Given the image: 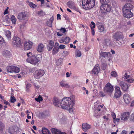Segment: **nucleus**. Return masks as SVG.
Masks as SVG:
<instances>
[{"instance_id": "31", "label": "nucleus", "mask_w": 134, "mask_h": 134, "mask_svg": "<svg viewBox=\"0 0 134 134\" xmlns=\"http://www.w3.org/2000/svg\"><path fill=\"white\" fill-rule=\"evenodd\" d=\"M125 74L123 77V78L124 79L125 81L127 79H128L130 77V75L129 74V72H127L125 71Z\"/></svg>"}, {"instance_id": "26", "label": "nucleus", "mask_w": 134, "mask_h": 134, "mask_svg": "<svg viewBox=\"0 0 134 134\" xmlns=\"http://www.w3.org/2000/svg\"><path fill=\"white\" fill-rule=\"evenodd\" d=\"M5 35L8 40L10 39L11 33L10 31L9 30L6 31H5Z\"/></svg>"}, {"instance_id": "4", "label": "nucleus", "mask_w": 134, "mask_h": 134, "mask_svg": "<svg viewBox=\"0 0 134 134\" xmlns=\"http://www.w3.org/2000/svg\"><path fill=\"white\" fill-rule=\"evenodd\" d=\"M100 11L103 14L106 12H110L112 11L111 6L107 3L102 4L100 6Z\"/></svg>"}, {"instance_id": "7", "label": "nucleus", "mask_w": 134, "mask_h": 134, "mask_svg": "<svg viewBox=\"0 0 134 134\" xmlns=\"http://www.w3.org/2000/svg\"><path fill=\"white\" fill-rule=\"evenodd\" d=\"M39 59L38 57H36L35 55H33L30 58H28L26 59V61L35 65L38 63Z\"/></svg>"}, {"instance_id": "1", "label": "nucleus", "mask_w": 134, "mask_h": 134, "mask_svg": "<svg viewBox=\"0 0 134 134\" xmlns=\"http://www.w3.org/2000/svg\"><path fill=\"white\" fill-rule=\"evenodd\" d=\"M53 104L56 107H59L60 105L63 109L68 110L70 113H72L74 110L73 107L75 104V99H72L69 97L63 98L60 102L58 98L54 97L53 100Z\"/></svg>"}, {"instance_id": "62", "label": "nucleus", "mask_w": 134, "mask_h": 134, "mask_svg": "<svg viewBox=\"0 0 134 134\" xmlns=\"http://www.w3.org/2000/svg\"><path fill=\"white\" fill-rule=\"evenodd\" d=\"M66 77H68L70 76V74L69 72H67L66 73Z\"/></svg>"}, {"instance_id": "51", "label": "nucleus", "mask_w": 134, "mask_h": 134, "mask_svg": "<svg viewBox=\"0 0 134 134\" xmlns=\"http://www.w3.org/2000/svg\"><path fill=\"white\" fill-rule=\"evenodd\" d=\"M65 47V46L62 44L60 45L58 47L59 48L61 49H64Z\"/></svg>"}, {"instance_id": "27", "label": "nucleus", "mask_w": 134, "mask_h": 134, "mask_svg": "<svg viewBox=\"0 0 134 134\" xmlns=\"http://www.w3.org/2000/svg\"><path fill=\"white\" fill-rule=\"evenodd\" d=\"M2 54L3 56L7 57L9 55L10 53L9 51L8 50H5L3 51Z\"/></svg>"}, {"instance_id": "35", "label": "nucleus", "mask_w": 134, "mask_h": 134, "mask_svg": "<svg viewBox=\"0 0 134 134\" xmlns=\"http://www.w3.org/2000/svg\"><path fill=\"white\" fill-rule=\"evenodd\" d=\"M13 70V72L18 73L20 71V69L18 67L14 66Z\"/></svg>"}, {"instance_id": "22", "label": "nucleus", "mask_w": 134, "mask_h": 134, "mask_svg": "<svg viewBox=\"0 0 134 134\" xmlns=\"http://www.w3.org/2000/svg\"><path fill=\"white\" fill-rule=\"evenodd\" d=\"M70 38L68 37H66L65 38H62L59 40V42L60 43L65 42V44L68 43L69 41Z\"/></svg>"}, {"instance_id": "40", "label": "nucleus", "mask_w": 134, "mask_h": 134, "mask_svg": "<svg viewBox=\"0 0 134 134\" xmlns=\"http://www.w3.org/2000/svg\"><path fill=\"white\" fill-rule=\"evenodd\" d=\"M54 19L53 17V16H52L49 19V21L50 22V23L49 24H47L49 26L51 27L52 26V22L53 21Z\"/></svg>"}, {"instance_id": "56", "label": "nucleus", "mask_w": 134, "mask_h": 134, "mask_svg": "<svg viewBox=\"0 0 134 134\" xmlns=\"http://www.w3.org/2000/svg\"><path fill=\"white\" fill-rule=\"evenodd\" d=\"M100 95L101 97H104L105 95V94L102 91L100 92Z\"/></svg>"}, {"instance_id": "52", "label": "nucleus", "mask_w": 134, "mask_h": 134, "mask_svg": "<svg viewBox=\"0 0 134 134\" xmlns=\"http://www.w3.org/2000/svg\"><path fill=\"white\" fill-rule=\"evenodd\" d=\"M4 42V41L3 38L0 35V44H3Z\"/></svg>"}, {"instance_id": "23", "label": "nucleus", "mask_w": 134, "mask_h": 134, "mask_svg": "<svg viewBox=\"0 0 134 134\" xmlns=\"http://www.w3.org/2000/svg\"><path fill=\"white\" fill-rule=\"evenodd\" d=\"M44 46L42 43L39 44L37 48V50L39 52H42L44 50Z\"/></svg>"}, {"instance_id": "58", "label": "nucleus", "mask_w": 134, "mask_h": 134, "mask_svg": "<svg viewBox=\"0 0 134 134\" xmlns=\"http://www.w3.org/2000/svg\"><path fill=\"white\" fill-rule=\"evenodd\" d=\"M4 103L5 104L8 105H10V104L6 100H4Z\"/></svg>"}, {"instance_id": "21", "label": "nucleus", "mask_w": 134, "mask_h": 134, "mask_svg": "<svg viewBox=\"0 0 134 134\" xmlns=\"http://www.w3.org/2000/svg\"><path fill=\"white\" fill-rule=\"evenodd\" d=\"M100 55L101 57H102L104 58H107L109 56H110L111 54L109 52H101Z\"/></svg>"}, {"instance_id": "11", "label": "nucleus", "mask_w": 134, "mask_h": 134, "mask_svg": "<svg viewBox=\"0 0 134 134\" xmlns=\"http://www.w3.org/2000/svg\"><path fill=\"white\" fill-rule=\"evenodd\" d=\"M115 93L114 94V97L117 98L120 97L121 94V92L120 88L118 86H116L115 89Z\"/></svg>"}, {"instance_id": "10", "label": "nucleus", "mask_w": 134, "mask_h": 134, "mask_svg": "<svg viewBox=\"0 0 134 134\" xmlns=\"http://www.w3.org/2000/svg\"><path fill=\"white\" fill-rule=\"evenodd\" d=\"M33 43L30 41H25L24 43V49L25 50H29L32 47Z\"/></svg>"}, {"instance_id": "32", "label": "nucleus", "mask_w": 134, "mask_h": 134, "mask_svg": "<svg viewBox=\"0 0 134 134\" xmlns=\"http://www.w3.org/2000/svg\"><path fill=\"white\" fill-rule=\"evenodd\" d=\"M14 68V66H9L7 68V70L9 72L13 73V70Z\"/></svg>"}, {"instance_id": "36", "label": "nucleus", "mask_w": 134, "mask_h": 134, "mask_svg": "<svg viewBox=\"0 0 134 134\" xmlns=\"http://www.w3.org/2000/svg\"><path fill=\"white\" fill-rule=\"evenodd\" d=\"M58 48L57 47H55L52 51V53L53 54H56L58 51Z\"/></svg>"}, {"instance_id": "13", "label": "nucleus", "mask_w": 134, "mask_h": 134, "mask_svg": "<svg viewBox=\"0 0 134 134\" xmlns=\"http://www.w3.org/2000/svg\"><path fill=\"white\" fill-rule=\"evenodd\" d=\"M119 85L121 86L122 89L124 91L127 90L130 86V85H128L127 84L123 81H121L119 83Z\"/></svg>"}, {"instance_id": "15", "label": "nucleus", "mask_w": 134, "mask_h": 134, "mask_svg": "<svg viewBox=\"0 0 134 134\" xmlns=\"http://www.w3.org/2000/svg\"><path fill=\"white\" fill-rule=\"evenodd\" d=\"M91 128V126L87 123H83L82 124V129L85 132H87Z\"/></svg>"}, {"instance_id": "19", "label": "nucleus", "mask_w": 134, "mask_h": 134, "mask_svg": "<svg viewBox=\"0 0 134 134\" xmlns=\"http://www.w3.org/2000/svg\"><path fill=\"white\" fill-rule=\"evenodd\" d=\"M66 4L68 7L71 9H77V8L75 6V3L72 1H69L67 2Z\"/></svg>"}, {"instance_id": "50", "label": "nucleus", "mask_w": 134, "mask_h": 134, "mask_svg": "<svg viewBox=\"0 0 134 134\" xmlns=\"http://www.w3.org/2000/svg\"><path fill=\"white\" fill-rule=\"evenodd\" d=\"M59 30L60 32L63 33H64L66 31V29L65 28L63 27H61L60 29Z\"/></svg>"}, {"instance_id": "24", "label": "nucleus", "mask_w": 134, "mask_h": 134, "mask_svg": "<svg viewBox=\"0 0 134 134\" xmlns=\"http://www.w3.org/2000/svg\"><path fill=\"white\" fill-rule=\"evenodd\" d=\"M103 105H99L98 106L97 110L98 111V113L99 112V113H98V114L96 113L95 114V116H96L97 118L98 117L101 115V112L100 111H101V110L102 109Z\"/></svg>"}, {"instance_id": "33", "label": "nucleus", "mask_w": 134, "mask_h": 134, "mask_svg": "<svg viewBox=\"0 0 134 134\" xmlns=\"http://www.w3.org/2000/svg\"><path fill=\"white\" fill-rule=\"evenodd\" d=\"M129 83H133L134 82V79L132 77H130L126 80V81Z\"/></svg>"}, {"instance_id": "20", "label": "nucleus", "mask_w": 134, "mask_h": 134, "mask_svg": "<svg viewBox=\"0 0 134 134\" xmlns=\"http://www.w3.org/2000/svg\"><path fill=\"white\" fill-rule=\"evenodd\" d=\"M97 26L100 31L101 32L104 31L105 28L103 24L100 23H98L97 24Z\"/></svg>"}, {"instance_id": "3", "label": "nucleus", "mask_w": 134, "mask_h": 134, "mask_svg": "<svg viewBox=\"0 0 134 134\" xmlns=\"http://www.w3.org/2000/svg\"><path fill=\"white\" fill-rule=\"evenodd\" d=\"M82 7L85 9H90L95 5V0H82Z\"/></svg>"}, {"instance_id": "64", "label": "nucleus", "mask_w": 134, "mask_h": 134, "mask_svg": "<svg viewBox=\"0 0 134 134\" xmlns=\"http://www.w3.org/2000/svg\"><path fill=\"white\" fill-rule=\"evenodd\" d=\"M127 134V132L123 130L122 131V132H121V134Z\"/></svg>"}, {"instance_id": "12", "label": "nucleus", "mask_w": 134, "mask_h": 134, "mask_svg": "<svg viewBox=\"0 0 134 134\" xmlns=\"http://www.w3.org/2000/svg\"><path fill=\"white\" fill-rule=\"evenodd\" d=\"M100 71V68L98 64L95 65L91 71V74L96 75L99 73Z\"/></svg>"}, {"instance_id": "5", "label": "nucleus", "mask_w": 134, "mask_h": 134, "mask_svg": "<svg viewBox=\"0 0 134 134\" xmlns=\"http://www.w3.org/2000/svg\"><path fill=\"white\" fill-rule=\"evenodd\" d=\"M114 91L113 86L109 83H107L104 88V91L110 96H113L112 93Z\"/></svg>"}, {"instance_id": "49", "label": "nucleus", "mask_w": 134, "mask_h": 134, "mask_svg": "<svg viewBox=\"0 0 134 134\" xmlns=\"http://www.w3.org/2000/svg\"><path fill=\"white\" fill-rule=\"evenodd\" d=\"M96 25L93 21L91 22V24L90 25V26L91 29L94 28L95 27Z\"/></svg>"}, {"instance_id": "38", "label": "nucleus", "mask_w": 134, "mask_h": 134, "mask_svg": "<svg viewBox=\"0 0 134 134\" xmlns=\"http://www.w3.org/2000/svg\"><path fill=\"white\" fill-rule=\"evenodd\" d=\"M11 19L12 23L14 24H15L16 23V20L14 15L12 16L11 18Z\"/></svg>"}, {"instance_id": "60", "label": "nucleus", "mask_w": 134, "mask_h": 134, "mask_svg": "<svg viewBox=\"0 0 134 134\" xmlns=\"http://www.w3.org/2000/svg\"><path fill=\"white\" fill-rule=\"evenodd\" d=\"M32 53L30 52L29 53H27L26 55L27 57H29L30 56V55H32Z\"/></svg>"}, {"instance_id": "30", "label": "nucleus", "mask_w": 134, "mask_h": 134, "mask_svg": "<svg viewBox=\"0 0 134 134\" xmlns=\"http://www.w3.org/2000/svg\"><path fill=\"white\" fill-rule=\"evenodd\" d=\"M43 134H51L48 129L46 128H43L42 130Z\"/></svg>"}, {"instance_id": "34", "label": "nucleus", "mask_w": 134, "mask_h": 134, "mask_svg": "<svg viewBox=\"0 0 134 134\" xmlns=\"http://www.w3.org/2000/svg\"><path fill=\"white\" fill-rule=\"evenodd\" d=\"M26 27L24 24H20L19 26V30L21 31H23L25 29Z\"/></svg>"}, {"instance_id": "28", "label": "nucleus", "mask_w": 134, "mask_h": 134, "mask_svg": "<svg viewBox=\"0 0 134 134\" xmlns=\"http://www.w3.org/2000/svg\"><path fill=\"white\" fill-rule=\"evenodd\" d=\"M26 2L31 8H35L37 7L36 5L34 4L32 2H30L29 1H26Z\"/></svg>"}, {"instance_id": "55", "label": "nucleus", "mask_w": 134, "mask_h": 134, "mask_svg": "<svg viewBox=\"0 0 134 134\" xmlns=\"http://www.w3.org/2000/svg\"><path fill=\"white\" fill-rule=\"evenodd\" d=\"M120 119L119 118L116 119V118L114 120V122L115 123L119 122L120 121Z\"/></svg>"}, {"instance_id": "43", "label": "nucleus", "mask_w": 134, "mask_h": 134, "mask_svg": "<svg viewBox=\"0 0 134 134\" xmlns=\"http://www.w3.org/2000/svg\"><path fill=\"white\" fill-rule=\"evenodd\" d=\"M100 2L102 4H106L108 3L109 1V0H100Z\"/></svg>"}, {"instance_id": "25", "label": "nucleus", "mask_w": 134, "mask_h": 134, "mask_svg": "<svg viewBox=\"0 0 134 134\" xmlns=\"http://www.w3.org/2000/svg\"><path fill=\"white\" fill-rule=\"evenodd\" d=\"M51 131L53 134H60L61 132L59 130L55 129H52Z\"/></svg>"}, {"instance_id": "18", "label": "nucleus", "mask_w": 134, "mask_h": 134, "mask_svg": "<svg viewBox=\"0 0 134 134\" xmlns=\"http://www.w3.org/2000/svg\"><path fill=\"white\" fill-rule=\"evenodd\" d=\"M59 85L62 87L69 88L70 86L68 83H66L65 81L64 80H62L59 82Z\"/></svg>"}, {"instance_id": "54", "label": "nucleus", "mask_w": 134, "mask_h": 134, "mask_svg": "<svg viewBox=\"0 0 134 134\" xmlns=\"http://www.w3.org/2000/svg\"><path fill=\"white\" fill-rule=\"evenodd\" d=\"M111 115L114 120L116 118L115 114L113 112L111 113Z\"/></svg>"}, {"instance_id": "41", "label": "nucleus", "mask_w": 134, "mask_h": 134, "mask_svg": "<svg viewBox=\"0 0 134 134\" xmlns=\"http://www.w3.org/2000/svg\"><path fill=\"white\" fill-rule=\"evenodd\" d=\"M76 54L77 57H80L81 55V52L78 50H77L76 51Z\"/></svg>"}, {"instance_id": "57", "label": "nucleus", "mask_w": 134, "mask_h": 134, "mask_svg": "<svg viewBox=\"0 0 134 134\" xmlns=\"http://www.w3.org/2000/svg\"><path fill=\"white\" fill-rule=\"evenodd\" d=\"M91 29V31H92L91 32H92V34L93 35H94L95 34V32H94V29L93 28H92Z\"/></svg>"}, {"instance_id": "8", "label": "nucleus", "mask_w": 134, "mask_h": 134, "mask_svg": "<svg viewBox=\"0 0 134 134\" xmlns=\"http://www.w3.org/2000/svg\"><path fill=\"white\" fill-rule=\"evenodd\" d=\"M45 72L42 70L38 69L35 71L34 73L35 77L37 79H39L43 75Z\"/></svg>"}, {"instance_id": "2", "label": "nucleus", "mask_w": 134, "mask_h": 134, "mask_svg": "<svg viewBox=\"0 0 134 134\" xmlns=\"http://www.w3.org/2000/svg\"><path fill=\"white\" fill-rule=\"evenodd\" d=\"M133 8V5L131 3H126L123 7L122 12L124 16L126 18H130L133 16L131 10Z\"/></svg>"}, {"instance_id": "16", "label": "nucleus", "mask_w": 134, "mask_h": 134, "mask_svg": "<svg viewBox=\"0 0 134 134\" xmlns=\"http://www.w3.org/2000/svg\"><path fill=\"white\" fill-rule=\"evenodd\" d=\"M122 35V33L121 32H118L115 33L113 36V38L114 41H117L120 39L121 36Z\"/></svg>"}, {"instance_id": "48", "label": "nucleus", "mask_w": 134, "mask_h": 134, "mask_svg": "<svg viewBox=\"0 0 134 134\" xmlns=\"http://www.w3.org/2000/svg\"><path fill=\"white\" fill-rule=\"evenodd\" d=\"M4 127V126L3 124L0 122V131H2Z\"/></svg>"}, {"instance_id": "9", "label": "nucleus", "mask_w": 134, "mask_h": 134, "mask_svg": "<svg viewBox=\"0 0 134 134\" xmlns=\"http://www.w3.org/2000/svg\"><path fill=\"white\" fill-rule=\"evenodd\" d=\"M130 113L129 112H124L121 114V120L122 122H125L128 119Z\"/></svg>"}, {"instance_id": "59", "label": "nucleus", "mask_w": 134, "mask_h": 134, "mask_svg": "<svg viewBox=\"0 0 134 134\" xmlns=\"http://www.w3.org/2000/svg\"><path fill=\"white\" fill-rule=\"evenodd\" d=\"M8 13V9H6L4 11V12L3 14L4 15H5V14H7Z\"/></svg>"}, {"instance_id": "29", "label": "nucleus", "mask_w": 134, "mask_h": 134, "mask_svg": "<svg viewBox=\"0 0 134 134\" xmlns=\"http://www.w3.org/2000/svg\"><path fill=\"white\" fill-rule=\"evenodd\" d=\"M49 51H50L53 47L54 45V43L53 41L50 40L49 42Z\"/></svg>"}, {"instance_id": "61", "label": "nucleus", "mask_w": 134, "mask_h": 134, "mask_svg": "<svg viewBox=\"0 0 134 134\" xmlns=\"http://www.w3.org/2000/svg\"><path fill=\"white\" fill-rule=\"evenodd\" d=\"M127 25H131V22L130 21H129L127 22L126 23V26Z\"/></svg>"}, {"instance_id": "14", "label": "nucleus", "mask_w": 134, "mask_h": 134, "mask_svg": "<svg viewBox=\"0 0 134 134\" xmlns=\"http://www.w3.org/2000/svg\"><path fill=\"white\" fill-rule=\"evenodd\" d=\"M27 17L26 14L25 12H21L19 13L18 16V19L22 21L25 19Z\"/></svg>"}, {"instance_id": "45", "label": "nucleus", "mask_w": 134, "mask_h": 134, "mask_svg": "<svg viewBox=\"0 0 134 134\" xmlns=\"http://www.w3.org/2000/svg\"><path fill=\"white\" fill-rule=\"evenodd\" d=\"M63 61V59L62 58H59L57 61V64L58 65H60Z\"/></svg>"}, {"instance_id": "63", "label": "nucleus", "mask_w": 134, "mask_h": 134, "mask_svg": "<svg viewBox=\"0 0 134 134\" xmlns=\"http://www.w3.org/2000/svg\"><path fill=\"white\" fill-rule=\"evenodd\" d=\"M57 35L58 36H61L63 35V34L62 33H60L59 32H58L57 33Z\"/></svg>"}, {"instance_id": "6", "label": "nucleus", "mask_w": 134, "mask_h": 134, "mask_svg": "<svg viewBox=\"0 0 134 134\" xmlns=\"http://www.w3.org/2000/svg\"><path fill=\"white\" fill-rule=\"evenodd\" d=\"M22 42L21 39L19 37L14 36L13 38V41L12 42L13 46L14 47H19L22 46Z\"/></svg>"}, {"instance_id": "44", "label": "nucleus", "mask_w": 134, "mask_h": 134, "mask_svg": "<svg viewBox=\"0 0 134 134\" xmlns=\"http://www.w3.org/2000/svg\"><path fill=\"white\" fill-rule=\"evenodd\" d=\"M12 103H14L16 101L15 98L13 96H12L10 97V100Z\"/></svg>"}, {"instance_id": "53", "label": "nucleus", "mask_w": 134, "mask_h": 134, "mask_svg": "<svg viewBox=\"0 0 134 134\" xmlns=\"http://www.w3.org/2000/svg\"><path fill=\"white\" fill-rule=\"evenodd\" d=\"M31 84H28L26 86V88L27 91L29 88L31 87Z\"/></svg>"}, {"instance_id": "46", "label": "nucleus", "mask_w": 134, "mask_h": 134, "mask_svg": "<svg viewBox=\"0 0 134 134\" xmlns=\"http://www.w3.org/2000/svg\"><path fill=\"white\" fill-rule=\"evenodd\" d=\"M130 120L131 121L134 122V112L131 115Z\"/></svg>"}, {"instance_id": "17", "label": "nucleus", "mask_w": 134, "mask_h": 134, "mask_svg": "<svg viewBox=\"0 0 134 134\" xmlns=\"http://www.w3.org/2000/svg\"><path fill=\"white\" fill-rule=\"evenodd\" d=\"M124 101L125 103L129 104L130 102L131 98L129 95L127 93L125 94L123 96Z\"/></svg>"}, {"instance_id": "37", "label": "nucleus", "mask_w": 134, "mask_h": 134, "mask_svg": "<svg viewBox=\"0 0 134 134\" xmlns=\"http://www.w3.org/2000/svg\"><path fill=\"white\" fill-rule=\"evenodd\" d=\"M25 75V72L23 71H21L20 74H18V78H20L21 77H24Z\"/></svg>"}, {"instance_id": "47", "label": "nucleus", "mask_w": 134, "mask_h": 134, "mask_svg": "<svg viewBox=\"0 0 134 134\" xmlns=\"http://www.w3.org/2000/svg\"><path fill=\"white\" fill-rule=\"evenodd\" d=\"M111 75L113 77H116L117 76L116 72L115 71H113L111 72Z\"/></svg>"}, {"instance_id": "42", "label": "nucleus", "mask_w": 134, "mask_h": 134, "mask_svg": "<svg viewBox=\"0 0 134 134\" xmlns=\"http://www.w3.org/2000/svg\"><path fill=\"white\" fill-rule=\"evenodd\" d=\"M69 53V52L66 51H64L62 53V55L64 57H66L68 56Z\"/></svg>"}, {"instance_id": "39", "label": "nucleus", "mask_w": 134, "mask_h": 134, "mask_svg": "<svg viewBox=\"0 0 134 134\" xmlns=\"http://www.w3.org/2000/svg\"><path fill=\"white\" fill-rule=\"evenodd\" d=\"M35 100L37 102H40V101H42L43 100L41 96H39L38 98H35Z\"/></svg>"}]
</instances>
